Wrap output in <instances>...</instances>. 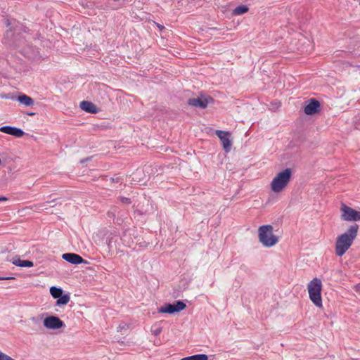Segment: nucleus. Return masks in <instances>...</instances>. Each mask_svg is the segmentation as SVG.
<instances>
[{
  "mask_svg": "<svg viewBox=\"0 0 360 360\" xmlns=\"http://www.w3.org/2000/svg\"><path fill=\"white\" fill-rule=\"evenodd\" d=\"M341 219L347 221H360V212L342 204L341 207Z\"/></svg>",
  "mask_w": 360,
  "mask_h": 360,
  "instance_id": "423d86ee",
  "label": "nucleus"
},
{
  "mask_svg": "<svg viewBox=\"0 0 360 360\" xmlns=\"http://www.w3.org/2000/svg\"><path fill=\"white\" fill-rule=\"evenodd\" d=\"M44 326L48 329H59L65 326L64 322L58 317L55 316H50L44 319Z\"/></svg>",
  "mask_w": 360,
  "mask_h": 360,
  "instance_id": "0eeeda50",
  "label": "nucleus"
},
{
  "mask_svg": "<svg viewBox=\"0 0 360 360\" xmlns=\"http://www.w3.org/2000/svg\"><path fill=\"white\" fill-rule=\"evenodd\" d=\"M27 53V52H25L26 56L30 57V55H28Z\"/></svg>",
  "mask_w": 360,
  "mask_h": 360,
  "instance_id": "7c9ffc66",
  "label": "nucleus"
},
{
  "mask_svg": "<svg viewBox=\"0 0 360 360\" xmlns=\"http://www.w3.org/2000/svg\"><path fill=\"white\" fill-rule=\"evenodd\" d=\"M27 53V52H25L26 56L30 57V55H28Z\"/></svg>",
  "mask_w": 360,
  "mask_h": 360,
  "instance_id": "2f4dec72",
  "label": "nucleus"
},
{
  "mask_svg": "<svg viewBox=\"0 0 360 360\" xmlns=\"http://www.w3.org/2000/svg\"><path fill=\"white\" fill-rule=\"evenodd\" d=\"M70 295L68 294H61L58 298L56 303L57 306L67 304L70 301Z\"/></svg>",
  "mask_w": 360,
  "mask_h": 360,
  "instance_id": "dca6fc26",
  "label": "nucleus"
},
{
  "mask_svg": "<svg viewBox=\"0 0 360 360\" xmlns=\"http://www.w3.org/2000/svg\"><path fill=\"white\" fill-rule=\"evenodd\" d=\"M17 100L22 104L25 105V106H30L32 105L33 103H34V101L33 99L25 95V94H22L21 96H19L18 98H17Z\"/></svg>",
  "mask_w": 360,
  "mask_h": 360,
  "instance_id": "2eb2a0df",
  "label": "nucleus"
},
{
  "mask_svg": "<svg viewBox=\"0 0 360 360\" xmlns=\"http://www.w3.org/2000/svg\"><path fill=\"white\" fill-rule=\"evenodd\" d=\"M321 288V281L318 278H314L307 285L309 298L314 304L318 307H322Z\"/></svg>",
  "mask_w": 360,
  "mask_h": 360,
  "instance_id": "20e7f679",
  "label": "nucleus"
},
{
  "mask_svg": "<svg viewBox=\"0 0 360 360\" xmlns=\"http://www.w3.org/2000/svg\"><path fill=\"white\" fill-rule=\"evenodd\" d=\"M181 360H208V356L205 354H198L182 358Z\"/></svg>",
  "mask_w": 360,
  "mask_h": 360,
  "instance_id": "f3484780",
  "label": "nucleus"
},
{
  "mask_svg": "<svg viewBox=\"0 0 360 360\" xmlns=\"http://www.w3.org/2000/svg\"><path fill=\"white\" fill-rule=\"evenodd\" d=\"M13 277H0V280H8V279H13Z\"/></svg>",
  "mask_w": 360,
  "mask_h": 360,
  "instance_id": "a878e982",
  "label": "nucleus"
},
{
  "mask_svg": "<svg viewBox=\"0 0 360 360\" xmlns=\"http://www.w3.org/2000/svg\"><path fill=\"white\" fill-rule=\"evenodd\" d=\"M162 332V328L159 327L155 330H153L152 331L153 334L155 335V336H158L160 334V333Z\"/></svg>",
  "mask_w": 360,
  "mask_h": 360,
  "instance_id": "5701e85b",
  "label": "nucleus"
},
{
  "mask_svg": "<svg viewBox=\"0 0 360 360\" xmlns=\"http://www.w3.org/2000/svg\"><path fill=\"white\" fill-rule=\"evenodd\" d=\"M0 360H15L0 351Z\"/></svg>",
  "mask_w": 360,
  "mask_h": 360,
  "instance_id": "412c9836",
  "label": "nucleus"
},
{
  "mask_svg": "<svg viewBox=\"0 0 360 360\" xmlns=\"http://www.w3.org/2000/svg\"><path fill=\"white\" fill-rule=\"evenodd\" d=\"M0 97L1 98H6V99H15V97L12 96L11 94H0Z\"/></svg>",
  "mask_w": 360,
  "mask_h": 360,
  "instance_id": "4be33fe9",
  "label": "nucleus"
},
{
  "mask_svg": "<svg viewBox=\"0 0 360 360\" xmlns=\"http://www.w3.org/2000/svg\"><path fill=\"white\" fill-rule=\"evenodd\" d=\"M188 104L191 106L205 109L208 105V101L205 98H192L188 99Z\"/></svg>",
  "mask_w": 360,
  "mask_h": 360,
  "instance_id": "f8f14e48",
  "label": "nucleus"
},
{
  "mask_svg": "<svg viewBox=\"0 0 360 360\" xmlns=\"http://www.w3.org/2000/svg\"><path fill=\"white\" fill-rule=\"evenodd\" d=\"M27 53V52H25L26 56L30 57V55H28Z\"/></svg>",
  "mask_w": 360,
  "mask_h": 360,
  "instance_id": "473e14b6",
  "label": "nucleus"
},
{
  "mask_svg": "<svg viewBox=\"0 0 360 360\" xmlns=\"http://www.w3.org/2000/svg\"><path fill=\"white\" fill-rule=\"evenodd\" d=\"M63 291L60 288H57L56 286L50 288V293L55 299H57L61 294H63Z\"/></svg>",
  "mask_w": 360,
  "mask_h": 360,
  "instance_id": "6ab92c4d",
  "label": "nucleus"
},
{
  "mask_svg": "<svg viewBox=\"0 0 360 360\" xmlns=\"http://www.w3.org/2000/svg\"><path fill=\"white\" fill-rule=\"evenodd\" d=\"M249 8L245 5H240L237 6L233 11V14L235 15H240L248 11Z\"/></svg>",
  "mask_w": 360,
  "mask_h": 360,
  "instance_id": "a211bd4d",
  "label": "nucleus"
},
{
  "mask_svg": "<svg viewBox=\"0 0 360 360\" xmlns=\"http://www.w3.org/2000/svg\"><path fill=\"white\" fill-rule=\"evenodd\" d=\"M14 265L20 267H32L34 266L33 262L30 260H22L19 256L16 255L10 260Z\"/></svg>",
  "mask_w": 360,
  "mask_h": 360,
  "instance_id": "ddd939ff",
  "label": "nucleus"
},
{
  "mask_svg": "<svg viewBox=\"0 0 360 360\" xmlns=\"http://www.w3.org/2000/svg\"><path fill=\"white\" fill-rule=\"evenodd\" d=\"M79 105L82 110L87 112L96 113L98 112L96 105L90 101H83L80 103Z\"/></svg>",
  "mask_w": 360,
  "mask_h": 360,
  "instance_id": "4468645a",
  "label": "nucleus"
},
{
  "mask_svg": "<svg viewBox=\"0 0 360 360\" xmlns=\"http://www.w3.org/2000/svg\"><path fill=\"white\" fill-rule=\"evenodd\" d=\"M120 202H121L122 203H123V204H127V205H128V204L131 203V199H130V198H127V197H120Z\"/></svg>",
  "mask_w": 360,
  "mask_h": 360,
  "instance_id": "aec40b11",
  "label": "nucleus"
},
{
  "mask_svg": "<svg viewBox=\"0 0 360 360\" xmlns=\"http://www.w3.org/2000/svg\"><path fill=\"white\" fill-rule=\"evenodd\" d=\"M292 176V169L286 168L280 172L273 179L271 183V189L274 193L281 192L288 185Z\"/></svg>",
  "mask_w": 360,
  "mask_h": 360,
  "instance_id": "7ed1b4c3",
  "label": "nucleus"
},
{
  "mask_svg": "<svg viewBox=\"0 0 360 360\" xmlns=\"http://www.w3.org/2000/svg\"><path fill=\"white\" fill-rule=\"evenodd\" d=\"M63 259L72 264H86L87 262L80 255L75 253H65L62 255Z\"/></svg>",
  "mask_w": 360,
  "mask_h": 360,
  "instance_id": "9d476101",
  "label": "nucleus"
},
{
  "mask_svg": "<svg viewBox=\"0 0 360 360\" xmlns=\"http://www.w3.org/2000/svg\"><path fill=\"white\" fill-rule=\"evenodd\" d=\"M158 27H160V29H164V27L160 25H158Z\"/></svg>",
  "mask_w": 360,
  "mask_h": 360,
  "instance_id": "c85d7f7f",
  "label": "nucleus"
},
{
  "mask_svg": "<svg viewBox=\"0 0 360 360\" xmlns=\"http://www.w3.org/2000/svg\"><path fill=\"white\" fill-rule=\"evenodd\" d=\"M111 180L113 181V182H119L120 181V177L119 176H115V177H112L111 179Z\"/></svg>",
  "mask_w": 360,
  "mask_h": 360,
  "instance_id": "393cba45",
  "label": "nucleus"
},
{
  "mask_svg": "<svg viewBox=\"0 0 360 360\" xmlns=\"http://www.w3.org/2000/svg\"><path fill=\"white\" fill-rule=\"evenodd\" d=\"M359 225L353 224L342 234L337 237L335 241V255L342 257L351 247L357 236Z\"/></svg>",
  "mask_w": 360,
  "mask_h": 360,
  "instance_id": "f257e3e1",
  "label": "nucleus"
},
{
  "mask_svg": "<svg viewBox=\"0 0 360 360\" xmlns=\"http://www.w3.org/2000/svg\"><path fill=\"white\" fill-rule=\"evenodd\" d=\"M86 160H82L80 162H81L82 163H84V162H86Z\"/></svg>",
  "mask_w": 360,
  "mask_h": 360,
  "instance_id": "c756f323",
  "label": "nucleus"
},
{
  "mask_svg": "<svg viewBox=\"0 0 360 360\" xmlns=\"http://www.w3.org/2000/svg\"><path fill=\"white\" fill-rule=\"evenodd\" d=\"M27 114H28L29 115H30V116H32V115H35V113H34V112H28Z\"/></svg>",
  "mask_w": 360,
  "mask_h": 360,
  "instance_id": "cd10ccee",
  "label": "nucleus"
},
{
  "mask_svg": "<svg viewBox=\"0 0 360 360\" xmlns=\"http://www.w3.org/2000/svg\"><path fill=\"white\" fill-rule=\"evenodd\" d=\"M7 200V198L4 196H0V201H6Z\"/></svg>",
  "mask_w": 360,
  "mask_h": 360,
  "instance_id": "bb28decb",
  "label": "nucleus"
},
{
  "mask_svg": "<svg viewBox=\"0 0 360 360\" xmlns=\"http://www.w3.org/2000/svg\"><path fill=\"white\" fill-rule=\"evenodd\" d=\"M321 105L319 101L315 98H311L306 101L304 112L307 115H312L319 112Z\"/></svg>",
  "mask_w": 360,
  "mask_h": 360,
  "instance_id": "6e6552de",
  "label": "nucleus"
},
{
  "mask_svg": "<svg viewBox=\"0 0 360 360\" xmlns=\"http://www.w3.org/2000/svg\"><path fill=\"white\" fill-rule=\"evenodd\" d=\"M274 228L271 225H263L258 229V238L259 242L266 248L275 245L278 238L273 233Z\"/></svg>",
  "mask_w": 360,
  "mask_h": 360,
  "instance_id": "f03ea898",
  "label": "nucleus"
},
{
  "mask_svg": "<svg viewBox=\"0 0 360 360\" xmlns=\"http://www.w3.org/2000/svg\"><path fill=\"white\" fill-rule=\"evenodd\" d=\"M0 131L18 138L22 137L25 134L21 129L8 125L1 127Z\"/></svg>",
  "mask_w": 360,
  "mask_h": 360,
  "instance_id": "9b49d317",
  "label": "nucleus"
},
{
  "mask_svg": "<svg viewBox=\"0 0 360 360\" xmlns=\"http://www.w3.org/2000/svg\"><path fill=\"white\" fill-rule=\"evenodd\" d=\"M215 134L219 138L224 150L228 153L231 150V141L230 140V133L225 131L217 130Z\"/></svg>",
  "mask_w": 360,
  "mask_h": 360,
  "instance_id": "1a4fd4ad",
  "label": "nucleus"
},
{
  "mask_svg": "<svg viewBox=\"0 0 360 360\" xmlns=\"http://www.w3.org/2000/svg\"><path fill=\"white\" fill-rule=\"evenodd\" d=\"M186 307V304L180 300L175 302L173 304L167 303L163 306L158 308V311L162 314H174L184 310Z\"/></svg>",
  "mask_w": 360,
  "mask_h": 360,
  "instance_id": "39448f33",
  "label": "nucleus"
},
{
  "mask_svg": "<svg viewBox=\"0 0 360 360\" xmlns=\"http://www.w3.org/2000/svg\"><path fill=\"white\" fill-rule=\"evenodd\" d=\"M5 39L9 44L13 43V36H5Z\"/></svg>",
  "mask_w": 360,
  "mask_h": 360,
  "instance_id": "b1692460",
  "label": "nucleus"
}]
</instances>
